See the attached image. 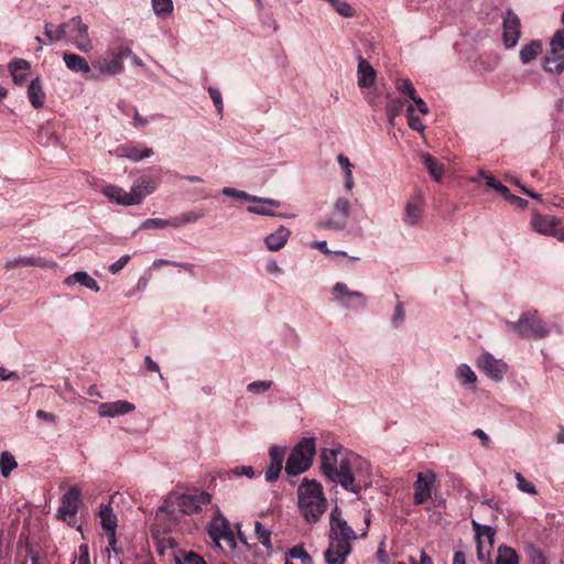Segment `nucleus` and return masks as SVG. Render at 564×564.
I'll return each instance as SVG.
<instances>
[{
    "instance_id": "18",
    "label": "nucleus",
    "mask_w": 564,
    "mask_h": 564,
    "mask_svg": "<svg viewBox=\"0 0 564 564\" xmlns=\"http://www.w3.org/2000/svg\"><path fill=\"white\" fill-rule=\"evenodd\" d=\"M424 212V202L421 196L408 200L404 207L403 221L405 225L414 227L420 225Z\"/></svg>"
},
{
    "instance_id": "11",
    "label": "nucleus",
    "mask_w": 564,
    "mask_h": 564,
    "mask_svg": "<svg viewBox=\"0 0 564 564\" xmlns=\"http://www.w3.org/2000/svg\"><path fill=\"white\" fill-rule=\"evenodd\" d=\"M79 51L87 53L93 50V42L88 34L87 24L83 23L79 15L73 17L67 22V37Z\"/></svg>"
},
{
    "instance_id": "3",
    "label": "nucleus",
    "mask_w": 564,
    "mask_h": 564,
    "mask_svg": "<svg viewBox=\"0 0 564 564\" xmlns=\"http://www.w3.org/2000/svg\"><path fill=\"white\" fill-rule=\"evenodd\" d=\"M299 508L308 522H317L325 511L326 499L321 484L304 478L297 489Z\"/></svg>"
},
{
    "instance_id": "51",
    "label": "nucleus",
    "mask_w": 564,
    "mask_h": 564,
    "mask_svg": "<svg viewBox=\"0 0 564 564\" xmlns=\"http://www.w3.org/2000/svg\"><path fill=\"white\" fill-rule=\"evenodd\" d=\"M273 382L270 380L253 381L247 386V390L253 394H260L268 391Z\"/></svg>"
},
{
    "instance_id": "8",
    "label": "nucleus",
    "mask_w": 564,
    "mask_h": 564,
    "mask_svg": "<svg viewBox=\"0 0 564 564\" xmlns=\"http://www.w3.org/2000/svg\"><path fill=\"white\" fill-rule=\"evenodd\" d=\"M350 215V203L345 197H338L327 219L316 224L317 229L343 230L346 228Z\"/></svg>"
},
{
    "instance_id": "38",
    "label": "nucleus",
    "mask_w": 564,
    "mask_h": 564,
    "mask_svg": "<svg viewBox=\"0 0 564 564\" xmlns=\"http://www.w3.org/2000/svg\"><path fill=\"white\" fill-rule=\"evenodd\" d=\"M254 532L259 542L265 547L267 553L271 555L273 553V546L271 543V530L264 528L260 521H256Z\"/></svg>"
},
{
    "instance_id": "22",
    "label": "nucleus",
    "mask_w": 564,
    "mask_h": 564,
    "mask_svg": "<svg viewBox=\"0 0 564 564\" xmlns=\"http://www.w3.org/2000/svg\"><path fill=\"white\" fill-rule=\"evenodd\" d=\"M6 269L12 270L18 267H37V268H54L56 263L52 259L42 257H19L7 261Z\"/></svg>"
},
{
    "instance_id": "61",
    "label": "nucleus",
    "mask_w": 564,
    "mask_h": 564,
    "mask_svg": "<svg viewBox=\"0 0 564 564\" xmlns=\"http://www.w3.org/2000/svg\"><path fill=\"white\" fill-rule=\"evenodd\" d=\"M404 321V310H403V304L402 303H398L395 308H394V313H393V316H392V323L394 325H399L401 324L402 322Z\"/></svg>"
},
{
    "instance_id": "27",
    "label": "nucleus",
    "mask_w": 564,
    "mask_h": 564,
    "mask_svg": "<svg viewBox=\"0 0 564 564\" xmlns=\"http://www.w3.org/2000/svg\"><path fill=\"white\" fill-rule=\"evenodd\" d=\"M28 98L35 109H40L44 106L46 97L39 77L32 79L29 84Z\"/></svg>"
},
{
    "instance_id": "28",
    "label": "nucleus",
    "mask_w": 564,
    "mask_h": 564,
    "mask_svg": "<svg viewBox=\"0 0 564 564\" xmlns=\"http://www.w3.org/2000/svg\"><path fill=\"white\" fill-rule=\"evenodd\" d=\"M156 182L150 176L140 177L131 187L133 197L140 196V203L156 189Z\"/></svg>"
},
{
    "instance_id": "2",
    "label": "nucleus",
    "mask_w": 564,
    "mask_h": 564,
    "mask_svg": "<svg viewBox=\"0 0 564 564\" xmlns=\"http://www.w3.org/2000/svg\"><path fill=\"white\" fill-rule=\"evenodd\" d=\"M355 539L357 535L345 519L330 523L329 543L324 552L327 564H345L347 555L351 552L350 541Z\"/></svg>"
},
{
    "instance_id": "16",
    "label": "nucleus",
    "mask_w": 564,
    "mask_h": 564,
    "mask_svg": "<svg viewBox=\"0 0 564 564\" xmlns=\"http://www.w3.org/2000/svg\"><path fill=\"white\" fill-rule=\"evenodd\" d=\"M82 490L78 486H73L65 492L61 499L58 508L59 517L65 520L67 517H74L80 505Z\"/></svg>"
},
{
    "instance_id": "42",
    "label": "nucleus",
    "mask_w": 564,
    "mask_h": 564,
    "mask_svg": "<svg viewBox=\"0 0 564 564\" xmlns=\"http://www.w3.org/2000/svg\"><path fill=\"white\" fill-rule=\"evenodd\" d=\"M403 106V101L399 98L390 99V101L387 104L386 110L390 124H394V119L401 113Z\"/></svg>"
},
{
    "instance_id": "14",
    "label": "nucleus",
    "mask_w": 564,
    "mask_h": 564,
    "mask_svg": "<svg viewBox=\"0 0 564 564\" xmlns=\"http://www.w3.org/2000/svg\"><path fill=\"white\" fill-rule=\"evenodd\" d=\"M436 480L435 473L429 470L426 473H419L416 480L413 484L414 495L413 501L415 505L425 503L432 496V487Z\"/></svg>"
},
{
    "instance_id": "33",
    "label": "nucleus",
    "mask_w": 564,
    "mask_h": 564,
    "mask_svg": "<svg viewBox=\"0 0 564 564\" xmlns=\"http://www.w3.org/2000/svg\"><path fill=\"white\" fill-rule=\"evenodd\" d=\"M471 524L475 531L476 542L481 541L482 538H486L488 541L489 549H492L496 530L490 525L480 524L475 520H473Z\"/></svg>"
},
{
    "instance_id": "59",
    "label": "nucleus",
    "mask_w": 564,
    "mask_h": 564,
    "mask_svg": "<svg viewBox=\"0 0 564 564\" xmlns=\"http://www.w3.org/2000/svg\"><path fill=\"white\" fill-rule=\"evenodd\" d=\"M185 564H207L206 561L196 552L189 551L184 556Z\"/></svg>"
},
{
    "instance_id": "7",
    "label": "nucleus",
    "mask_w": 564,
    "mask_h": 564,
    "mask_svg": "<svg viewBox=\"0 0 564 564\" xmlns=\"http://www.w3.org/2000/svg\"><path fill=\"white\" fill-rule=\"evenodd\" d=\"M132 54L127 46H119L107 53V56L96 61L93 66L97 73H93L88 78L96 79L101 75L115 76L123 70V58Z\"/></svg>"
},
{
    "instance_id": "4",
    "label": "nucleus",
    "mask_w": 564,
    "mask_h": 564,
    "mask_svg": "<svg viewBox=\"0 0 564 564\" xmlns=\"http://www.w3.org/2000/svg\"><path fill=\"white\" fill-rule=\"evenodd\" d=\"M212 495L207 491L198 494H171L160 507L161 512H166L170 518L176 519L178 514H193L202 510V505H208Z\"/></svg>"
},
{
    "instance_id": "12",
    "label": "nucleus",
    "mask_w": 564,
    "mask_h": 564,
    "mask_svg": "<svg viewBox=\"0 0 564 564\" xmlns=\"http://www.w3.org/2000/svg\"><path fill=\"white\" fill-rule=\"evenodd\" d=\"M521 35V22L516 12L508 9L503 14L502 41L507 50L513 48Z\"/></svg>"
},
{
    "instance_id": "32",
    "label": "nucleus",
    "mask_w": 564,
    "mask_h": 564,
    "mask_svg": "<svg viewBox=\"0 0 564 564\" xmlns=\"http://www.w3.org/2000/svg\"><path fill=\"white\" fill-rule=\"evenodd\" d=\"M422 163L425 169L430 173V175L436 181L440 182L442 180L444 173V166L440 164L434 156L429 153H423L421 155Z\"/></svg>"
},
{
    "instance_id": "29",
    "label": "nucleus",
    "mask_w": 564,
    "mask_h": 564,
    "mask_svg": "<svg viewBox=\"0 0 564 564\" xmlns=\"http://www.w3.org/2000/svg\"><path fill=\"white\" fill-rule=\"evenodd\" d=\"M64 283L68 286L74 285L75 283H79L80 285L94 291L99 292V285L97 281L90 276L86 271H77L70 275H68Z\"/></svg>"
},
{
    "instance_id": "58",
    "label": "nucleus",
    "mask_w": 564,
    "mask_h": 564,
    "mask_svg": "<svg viewBox=\"0 0 564 564\" xmlns=\"http://www.w3.org/2000/svg\"><path fill=\"white\" fill-rule=\"evenodd\" d=\"M130 256L129 254H124L122 256L121 258H119L116 262H113L112 264L109 265V272L111 274H117L119 273L127 264L128 262L130 261Z\"/></svg>"
},
{
    "instance_id": "30",
    "label": "nucleus",
    "mask_w": 564,
    "mask_h": 564,
    "mask_svg": "<svg viewBox=\"0 0 564 564\" xmlns=\"http://www.w3.org/2000/svg\"><path fill=\"white\" fill-rule=\"evenodd\" d=\"M44 35L47 39L45 44L58 42L67 37V22L54 25L51 22L44 24Z\"/></svg>"
},
{
    "instance_id": "24",
    "label": "nucleus",
    "mask_w": 564,
    "mask_h": 564,
    "mask_svg": "<svg viewBox=\"0 0 564 564\" xmlns=\"http://www.w3.org/2000/svg\"><path fill=\"white\" fill-rule=\"evenodd\" d=\"M8 67L13 83L18 86L24 85L31 68L30 63L22 58H14L9 63Z\"/></svg>"
},
{
    "instance_id": "15",
    "label": "nucleus",
    "mask_w": 564,
    "mask_h": 564,
    "mask_svg": "<svg viewBox=\"0 0 564 564\" xmlns=\"http://www.w3.org/2000/svg\"><path fill=\"white\" fill-rule=\"evenodd\" d=\"M99 517L101 519V527L109 532L108 534V547L107 552L111 549L115 553H118L119 550L116 549V528H117V517L113 514L112 508L109 503L100 505L99 508Z\"/></svg>"
},
{
    "instance_id": "54",
    "label": "nucleus",
    "mask_w": 564,
    "mask_h": 564,
    "mask_svg": "<svg viewBox=\"0 0 564 564\" xmlns=\"http://www.w3.org/2000/svg\"><path fill=\"white\" fill-rule=\"evenodd\" d=\"M397 89L401 93L406 95L409 98H414L416 95V90L412 84V82L409 78L402 79L397 84Z\"/></svg>"
},
{
    "instance_id": "20",
    "label": "nucleus",
    "mask_w": 564,
    "mask_h": 564,
    "mask_svg": "<svg viewBox=\"0 0 564 564\" xmlns=\"http://www.w3.org/2000/svg\"><path fill=\"white\" fill-rule=\"evenodd\" d=\"M104 194L118 205L131 206L140 204V196L133 197V193H131V191L126 192L123 188L116 185L105 187Z\"/></svg>"
},
{
    "instance_id": "10",
    "label": "nucleus",
    "mask_w": 564,
    "mask_h": 564,
    "mask_svg": "<svg viewBox=\"0 0 564 564\" xmlns=\"http://www.w3.org/2000/svg\"><path fill=\"white\" fill-rule=\"evenodd\" d=\"M530 224L533 230L541 235L554 237L560 241L564 240V226L562 220L556 217L542 215L534 210Z\"/></svg>"
},
{
    "instance_id": "25",
    "label": "nucleus",
    "mask_w": 564,
    "mask_h": 564,
    "mask_svg": "<svg viewBox=\"0 0 564 564\" xmlns=\"http://www.w3.org/2000/svg\"><path fill=\"white\" fill-rule=\"evenodd\" d=\"M291 236L290 229L284 226H280L276 231L268 235L264 238V243L270 251H279L282 249Z\"/></svg>"
},
{
    "instance_id": "56",
    "label": "nucleus",
    "mask_w": 564,
    "mask_h": 564,
    "mask_svg": "<svg viewBox=\"0 0 564 564\" xmlns=\"http://www.w3.org/2000/svg\"><path fill=\"white\" fill-rule=\"evenodd\" d=\"M208 94L214 102L217 112L221 113L224 109L221 93L217 88L208 87Z\"/></svg>"
},
{
    "instance_id": "45",
    "label": "nucleus",
    "mask_w": 564,
    "mask_h": 564,
    "mask_svg": "<svg viewBox=\"0 0 564 564\" xmlns=\"http://www.w3.org/2000/svg\"><path fill=\"white\" fill-rule=\"evenodd\" d=\"M221 193L225 196L242 199L246 202L258 200L257 196L248 194L245 191H240V189L232 188V187H224Z\"/></svg>"
},
{
    "instance_id": "53",
    "label": "nucleus",
    "mask_w": 564,
    "mask_h": 564,
    "mask_svg": "<svg viewBox=\"0 0 564 564\" xmlns=\"http://www.w3.org/2000/svg\"><path fill=\"white\" fill-rule=\"evenodd\" d=\"M223 524L225 525L226 530L221 533L220 541L221 540L225 541L227 543V545L229 546V549L234 550L237 546V541H236L235 534L231 530V525H230L229 521H223Z\"/></svg>"
},
{
    "instance_id": "9",
    "label": "nucleus",
    "mask_w": 564,
    "mask_h": 564,
    "mask_svg": "<svg viewBox=\"0 0 564 564\" xmlns=\"http://www.w3.org/2000/svg\"><path fill=\"white\" fill-rule=\"evenodd\" d=\"M332 294L334 301L347 310L365 308L367 305V297L358 291H350L344 282H337L333 289Z\"/></svg>"
},
{
    "instance_id": "35",
    "label": "nucleus",
    "mask_w": 564,
    "mask_h": 564,
    "mask_svg": "<svg viewBox=\"0 0 564 564\" xmlns=\"http://www.w3.org/2000/svg\"><path fill=\"white\" fill-rule=\"evenodd\" d=\"M223 521H228V520L225 517H223L220 513H217V516L214 517V519L212 520V522L208 525V534L219 549H221L220 535L226 530L225 525L223 524Z\"/></svg>"
},
{
    "instance_id": "49",
    "label": "nucleus",
    "mask_w": 564,
    "mask_h": 564,
    "mask_svg": "<svg viewBox=\"0 0 564 564\" xmlns=\"http://www.w3.org/2000/svg\"><path fill=\"white\" fill-rule=\"evenodd\" d=\"M514 478L517 480V487L519 490L530 495L538 494L535 486L532 482L528 481L521 473H517Z\"/></svg>"
},
{
    "instance_id": "52",
    "label": "nucleus",
    "mask_w": 564,
    "mask_h": 564,
    "mask_svg": "<svg viewBox=\"0 0 564 564\" xmlns=\"http://www.w3.org/2000/svg\"><path fill=\"white\" fill-rule=\"evenodd\" d=\"M485 180L487 186L495 188L507 199V197L510 194V191L506 185H503L501 182H499L496 177L491 175L485 176Z\"/></svg>"
},
{
    "instance_id": "5",
    "label": "nucleus",
    "mask_w": 564,
    "mask_h": 564,
    "mask_svg": "<svg viewBox=\"0 0 564 564\" xmlns=\"http://www.w3.org/2000/svg\"><path fill=\"white\" fill-rule=\"evenodd\" d=\"M315 454V438H303L289 454L285 464V473L290 476H297L305 473L312 466Z\"/></svg>"
},
{
    "instance_id": "31",
    "label": "nucleus",
    "mask_w": 564,
    "mask_h": 564,
    "mask_svg": "<svg viewBox=\"0 0 564 564\" xmlns=\"http://www.w3.org/2000/svg\"><path fill=\"white\" fill-rule=\"evenodd\" d=\"M542 52V42L540 40H532L529 44L524 45L519 57L523 64H528L535 59Z\"/></svg>"
},
{
    "instance_id": "23",
    "label": "nucleus",
    "mask_w": 564,
    "mask_h": 564,
    "mask_svg": "<svg viewBox=\"0 0 564 564\" xmlns=\"http://www.w3.org/2000/svg\"><path fill=\"white\" fill-rule=\"evenodd\" d=\"M258 200H251L256 205H250L248 212L261 216H275L274 209L281 206L280 200L257 196Z\"/></svg>"
},
{
    "instance_id": "43",
    "label": "nucleus",
    "mask_w": 564,
    "mask_h": 564,
    "mask_svg": "<svg viewBox=\"0 0 564 564\" xmlns=\"http://www.w3.org/2000/svg\"><path fill=\"white\" fill-rule=\"evenodd\" d=\"M169 226L172 227V218L171 219L148 218L141 223L140 229H163Z\"/></svg>"
},
{
    "instance_id": "37",
    "label": "nucleus",
    "mask_w": 564,
    "mask_h": 564,
    "mask_svg": "<svg viewBox=\"0 0 564 564\" xmlns=\"http://www.w3.org/2000/svg\"><path fill=\"white\" fill-rule=\"evenodd\" d=\"M544 69L550 73L561 74L564 70V52L544 57Z\"/></svg>"
},
{
    "instance_id": "40",
    "label": "nucleus",
    "mask_w": 564,
    "mask_h": 564,
    "mask_svg": "<svg viewBox=\"0 0 564 564\" xmlns=\"http://www.w3.org/2000/svg\"><path fill=\"white\" fill-rule=\"evenodd\" d=\"M18 463L10 452H2L0 455V470L4 478H8L11 471L17 468Z\"/></svg>"
},
{
    "instance_id": "6",
    "label": "nucleus",
    "mask_w": 564,
    "mask_h": 564,
    "mask_svg": "<svg viewBox=\"0 0 564 564\" xmlns=\"http://www.w3.org/2000/svg\"><path fill=\"white\" fill-rule=\"evenodd\" d=\"M505 324L524 338L542 339L550 334V327L538 316L536 311L524 312L517 322L506 321Z\"/></svg>"
},
{
    "instance_id": "41",
    "label": "nucleus",
    "mask_w": 564,
    "mask_h": 564,
    "mask_svg": "<svg viewBox=\"0 0 564 564\" xmlns=\"http://www.w3.org/2000/svg\"><path fill=\"white\" fill-rule=\"evenodd\" d=\"M286 558L300 560L302 564H313L312 556L302 544L295 545L286 553Z\"/></svg>"
},
{
    "instance_id": "34",
    "label": "nucleus",
    "mask_w": 564,
    "mask_h": 564,
    "mask_svg": "<svg viewBox=\"0 0 564 564\" xmlns=\"http://www.w3.org/2000/svg\"><path fill=\"white\" fill-rule=\"evenodd\" d=\"M205 217V212L203 210H189L181 214L180 216L172 218V227L178 228L188 224H194L197 220Z\"/></svg>"
},
{
    "instance_id": "13",
    "label": "nucleus",
    "mask_w": 564,
    "mask_h": 564,
    "mask_svg": "<svg viewBox=\"0 0 564 564\" xmlns=\"http://www.w3.org/2000/svg\"><path fill=\"white\" fill-rule=\"evenodd\" d=\"M477 366L491 380L499 382L507 370V365L501 359H496L491 354L484 352L477 359Z\"/></svg>"
},
{
    "instance_id": "57",
    "label": "nucleus",
    "mask_w": 564,
    "mask_h": 564,
    "mask_svg": "<svg viewBox=\"0 0 564 564\" xmlns=\"http://www.w3.org/2000/svg\"><path fill=\"white\" fill-rule=\"evenodd\" d=\"M476 549H477V560L482 564H491V560H490L491 549L488 547V550L485 551L482 541L476 542Z\"/></svg>"
},
{
    "instance_id": "36",
    "label": "nucleus",
    "mask_w": 564,
    "mask_h": 564,
    "mask_svg": "<svg viewBox=\"0 0 564 564\" xmlns=\"http://www.w3.org/2000/svg\"><path fill=\"white\" fill-rule=\"evenodd\" d=\"M519 556L517 552L507 545H500L498 547V554L495 564H518Z\"/></svg>"
},
{
    "instance_id": "19",
    "label": "nucleus",
    "mask_w": 564,
    "mask_h": 564,
    "mask_svg": "<svg viewBox=\"0 0 564 564\" xmlns=\"http://www.w3.org/2000/svg\"><path fill=\"white\" fill-rule=\"evenodd\" d=\"M134 410V405L126 400L116 402H104L98 406V414L101 417H115L130 413Z\"/></svg>"
},
{
    "instance_id": "39",
    "label": "nucleus",
    "mask_w": 564,
    "mask_h": 564,
    "mask_svg": "<svg viewBox=\"0 0 564 564\" xmlns=\"http://www.w3.org/2000/svg\"><path fill=\"white\" fill-rule=\"evenodd\" d=\"M456 378L463 386L474 384L477 381V376L474 370L466 364H460L455 371Z\"/></svg>"
},
{
    "instance_id": "64",
    "label": "nucleus",
    "mask_w": 564,
    "mask_h": 564,
    "mask_svg": "<svg viewBox=\"0 0 564 564\" xmlns=\"http://www.w3.org/2000/svg\"><path fill=\"white\" fill-rule=\"evenodd\" d=\"M36 417L43 421H46L48 423L55 424L57 421V417L54 413L46 412L44 410H37L35 413Z\"/></svg>"
},
{
    "instance_id": "26",
    "label": "nucleus",
    "mask_w": 564,
    "mask_h": 564,
    "mask_svg": "<svg viewBox=\"0 0 564 564\" xmlns=\"http://www.w3.org/2000/svg\"><path fill=\"white\" fill-rule=\"evenodd\" d=\"M63 61L66 67L74 73H82L87 75V77L93 74L90 70V66L86 58L75 53L65 52L63 54Z\"/></svg>"
},
{
    "instance_id": "44",
    "label": "nucleus",
    "mask_w": 564,
    "mask_h": 564,
    "mask_svg": "<svg viewBox=\"0 0 564 564\" xmlns=\"http://www.w3.org/2000/svg\"><path fill=\"white\" fill-rule=\"evenodd\" d=\"M525 554L529 557L530 564H549L542 552L532 544L524 547Z\"/></svg>"
},
{
    "instance_id": "48",
    "label": "nucleus",
    "mask_w": 564,
    "mask_h": 564,
    "mask_svg": "<svg viewBox=\"0 0 564 564\" xmlns=\"http://www.w3.org/2000/svg\"><path fill=\"white\" fill-rule=\"evenodd\" d=\"M224 476L230 478L231 476L240 477L246 476L248 478L254 477V470L251 466H237L234 469H229L224 471Z\"/></svg>"
},
{
    "instance_id": "63",
    "label": "nucleus",
    "mask_w": 564,
    "mask_h": 564,
    "mask_svg": "<svg viewBox=\"0 0 564 564\" xmlns=\"http://www.w3.org/2000/svg\"><path fill=\"white\" fill-rule=\"evenodd\" d=\"M377 560L380 564H389V556L386 552V543L382 541L377 550Z\"/></svg>"
},
{
    "instance_id": "60",
    "label": "nucleus",
    "mask_w": 564,
    "mask_h": 564,
    "mask_svg": "<svg viewBox=\"0 0 564 564\" xmlns=\"http://www.w3.org/2000/svg\"><path fill=\"white\" fill-rule=\"evenodd\" d=\"M73 564H90L89 562V553H88V546L85 544H82L79 546V555L74 561Z\"/></svg>"
},
{
    "instance_id": "55",
    "label": "nucleus",
    "mask_w": 564,
    "mask_h": 564,
    "mask_svg": "<svg viewBox=\"0 0 564 564\" xmlns=\"http://www.w3.org/2000/svg\"><path fill=\"white\" fill-rule=\"evenodd\" d=\"M153 153L152 149L150 148H145L143 150H140V149H137V148H133L131 149L128 154H127V158L130 159L131 161H140L142 159H145V158H149L151 156Z\"/></svg>"
},
{
    "instance_id": "17",
    "label": "nucleus",
    "mask_w": 564,
    "mask_h": 564,
    "mask_svg": "<svg viewBox=\"0 0 564 564\" xmlns=\"http://www.w3.org/2000/svg\"><path fill=\"white\" fill-rule=\"evenodd\" d=\"M286 449L276 445H272L269 449L270 464L265 470L264 478L268 482L275 481L283 467V460Z\"/></svg>"
},
{
    "instance_id": "62",
    "label": "nucleus",
    "mask_w": 564,
    "mask_h": 564,
    "mask_svg": "<svg viewBox=\"0 0 564 564\" xmlns=\"http://www.w3.org/2000/svg\"><path fill=\"white\" fill-rule=\"evenodd\" d=\"M366 100L368 101L370 107L373 108L375 110H377L381 107V102L378 100V93L376 89L373 91L367 93Z\"/></svg>"
},
{
    "instance_id": "47",
    "label": "nucleus",
    "mask_w": 564,
    "mask_h": 564,
    "mask_svg": "<svg viewBox=\"0 0 564 564\" xmlns=\"http://www.w3.org/2000/svg\"><path fill=\"white\" fill-rule=\"evenodd\" d=\"M550 46L552 54L564 53V30L555 32L551 39Z\"/></svg>"
},
{
    "instance_id": "50",
    "label": "nucleus",
    "mask_w": 564,
    "mask_h": 564,
    "mask_svg": "<svg viewBox=\"0 0 564 564\" xmlns=\"http://www.w3.org/2000/svg\"><path fill=\"white\" fill-rule=\"evenodd\" d=\"M406 115H408V124H409V127L412 130L422 132L425 129V127L422 123L421 119L417 116L414 115L413 106L410 105L408 107Z\"/></svg>"
},
{
    "instance_id": "46",
    "label": "nucleus",
    "mask_w": 564,
    "mask_h": 564,
    "mask_svg": "<svg viewBox=\"0 0 564 564\" xmlns=\"http://www.w3.org/2000/svg\"><path fill=\"white\" fill-rule=\"evenodd\" d=\"M152 7L158 15L164 17L173 11L172 0H152Z\"/></svg>"
},
{
    "instance_id": "1",
    "label": "nucleus",
    "mask_w": 564,
    "mask_h": 564,
    "mask_svg": "<svg viewBox=\"0 0 564 564\" xmlns=\"http://www.w3.org/2000/svg\"><path fill=\"white\" fill-rule=\"evenodd\" d=\"M366 464L355 453L341 455V448H324L321 453V471L332 482H337L347 491L359 495L362 485L354 476V467Z\"/></svg>"
},
{
    "instance_id": "21",
    "label": "nucleus",
    "mask_w": 564,
    "mask_h": 564,
    "mask_svg": "<svg viewBox=\"0 0 564 564\" xmlns=\"http://www.w3.org/2000/svg\"><path fill=\"white\" fill-rule=\"evenodd\" d=\"M377 77L376 69L361 55L358 56L357 83L359 88H371Z\"/></svg>"
}]
</instances>
